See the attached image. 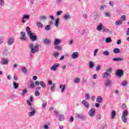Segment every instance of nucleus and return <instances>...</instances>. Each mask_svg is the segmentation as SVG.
<instances>
[{
	"mask_svg": "<svg viewBox=\"0 0 129 129\" xmlns=\"http://www.w3.org/2000/svg\"><path fill=\"white\" fill-rule=\"evenodd\" d=\"M29 48L30 49V53L35 54L37 52H39V44L36 43L35 45L33 43H29Z\"/></svg>",
	"mask_w": 129,
	"mask_h": 129,
	"instance_id": "nucleus-1",
	"label": "nucleus"
},
{
	"mask_svg": "<svg viewBox=\"0 0 129 129\" xmlns=\"http://www.w3.org/2000/svg\"><path fill=\"white\" fill-rule=\"evenodd\" d=\"M27 103L29 106V112L28 113V115L31 117L32 116H33V115H35V113H36V110L35 109V108L32 107V103L31 102H30L29 100H27Z\"/></svg>",
	"mask_w": 129,
	"mask_h": 129,
	"instance_id": "nucleus-2",
	"label": "nucleus"
},
{
	"mask_svg": "<svg viewBox=\"0 0 129 129\" xmlns=\"http://www.w3.org/2000/svg\"><path fill=\"white\" fill-rule=\"evenodd\" d=\"M76 118H79V119H81L82 120H85L87 118L86 117V115L80 113H75V114Z\"/></svg>",
	"mask_w": 129,
	"mask_h": 129,
	"instance_id": "nucleus-3",
	"label": "nucleus"
},
{
	"mask_svg": "<svg viewBox=\"0 0 129 129\" xmlns=\"http://www.w3.org/2000/svg\"><path fill=\"white\" fill-rule=\"evenodd\" d=\"M88 114L91 117H93L95 115V109L91 108L88 112Z\"/></svg>",
	"mask_w": 129,
	"mask_h": 129,
	"instance_id": "nucleus-4",
	"label": "nucleus"
},
{
	"mask_svg": "<svg viewBox=\"0 0 129 129\" xmlns=\"http://www.w3.org/2000/svg\"><path fill=\"white\" fill-rule=\"evenodd\" d=\"M30 39L32 41V42H35L36 40H37L38 37L37 36V35H36L35 33H31L30 35Z\"/></svg>",
	"mask_w": 129,
	"mask_h": 129,
	"instance_id": "nucleus-5",
	"label": "nucleus"
},
{
	"mask_svg": "<svg viewBox=\"0 0 129 129\" xmlns=\"http://www.w3.org/2000/svg\"><path fill=\"white\" fill-rule=\"evenodd\" d=\"M15 43V38L14 37H11L9 38L7 40V44L9 46H11V45H13Z\"/></svg>",
	"mask_w": 129,
	"mask_h": 129,
	"instance_id": "nucleus-6",
	"label": "nucleus"
},
{
	"mask_svg": "<svg viewBox=\"0 0 129 129\" xmlns=\"http://www.w3.org/2000/svg\"><path fill=\"white\" fill-rule=\"evenodd\" d=\"M116 75L117 77H122L123 75V71L120 69L117 70L116 72Z\"/></svg>",
	"mask_w": 129,
	"mask_h": 129,
	"instance_id": "nucleus-7",
	"label": "nucleus"
},
{
	"mask_svg": "<svg viewBox=\"0 0 129 129\" xmlns=\"http://www.w3.org/2000/svg\"><path fill=\"white\" fill-rule=\"evenodd\" d=\"M1 64L2 65H7V64H9V59L5 57L1 58Z\"/></svg>",
	"mask_w": 129,
	"mask_h": 129,
	"instance_id": "nucleus-8",
	"label": "nucleus"
},
{
	"mask_svg": "<svg viewBox=\"0 0 129 129\" xmlns=\"http://www.w3.org/2000/svg\"><path fill=\"white\" fill-rule=\"evenodd\" d=\"M39 90H41V87H37L35 89L34 95L35 96H36V97H38V96H40V92H39Z\"/></svg>",
	"mask_w": 129,
	"mask_h": 129,
	"instance_id": "nucleus-9",
	"label": "nucleus"
},
{
	"mask_svg": "<svg viewBox=\"0 0 129 129\" xmlns=\"http://www.w3.org/2000/svg\"><path fill=\"white\" fill-rule=\"evenodd\" d=\"M60 66V63H54L53 66L50 68V70H52L53 71H56L57 70V68Z\"/></svg>",
	"mask_w": 129,
	"mask_h": 129,
	"instance_id": "nucleus-10",
	"label": "nucleus"
},
{
	"mask_svg": "<svg viewBox=\"0 0 129 129\" xmlns=\"http://www.w3.org/2000/svg\"><path fill=\"white\" fill-rule=\"evenodd\" d=\"M79 57V53L78 52H74L72 53L71 57L72 59H77Z\"/></svg>",
	"mask_w": 129,
	"mask_h": 129,
	"instance_id": "nucleus-11",
	"label": "nucleus"
},
{
	"mask_svg": "<svg viewBox=\"0 0 129 129\" xmlns=\"http://www.w3.org/2000/svg\"><path fill=\"white\" fill-rule=\"evenodd\" d=\"M20 35L21 36L20 39L22 40V41H26L27 40V37H26V33L25 32H22L20 33Z\"/></svg>",
	"mask_w": 129,
	"mask_h": 129,
	"instance_id": "nucleus-12",
	"label": "nucleus"
},
{
	"mask_svg": "<svg viewBox=\"0 0 129 129\" xmlns=\"http://www.w3.org/2000/svg\"><path fill=\"white\" fill-rule=\"evenodd\" d=\"M82 103L83 104L84 106L87 109L89 108V106H90V104H89L88 102L86 101L85 100H83L82 101Z\"/></svg>",
	"mask_w": 129,
	"mask_h": 129,
	"instance_id": "nucleus-13",
	"label": "nucleus"
},
{
	"mask_svg": "<svg viewBox=\"0 0 129 129\" xmlns=\"http://www.w3.org/2000/svg\"><path fill=\"white\" fill-rule=\"evenodd\" d=\"M28 88H31V89H34V88H35V83H34V82L33 81L28 82Z\"/></svg>",
	"mask_w": 129,
	"mask_h": 129,
	"instance_id": "nucleus-14",
	"label": "nucleus"
},
{
	"mask_svg": "<svg viewBox=\"0 0 129 129\" xmlns=\"http://www.w3.org/2000/svg\"><path fill=\"white\" fill-rule=\"evenodd\" d=\"M42 43L45 45H48L51 44V41L49 39H48V38H46L42 40Z\"/></svg>",
	"mask_w": 129,
	"mask_h": 129,
	"instance_id": "nucleus-15",
	"label": "nucleus"
},
{
	"mask_svg": "<svg viewBox=\"0 0 129 129\" xmlns=\"http://www.w3.org/2000/svg\"><path fill=\"white\" fill-rule=\"evenodd\" d=\"M111 85V80L107 79L105 82V87H108Z\"/></svg>",
	"mask_w": 129,
	"mask_h": 129,
	"instance_id": "nucleus-16",
	"label": "nucleus"
},
{
	"mask_svg": "<svg viewBox=\"0 0 129 129\" xmlns=\"http://www.w3.org/2000/svg\"><path fill=\"white\" fill-rule=\"evenodd\" d=\"M61 42H62L61 40L59 39L58 38H55L54 39L53 43H54V46H57V45H59V44H60V43H61Z\"/></svg>",
	"mask_w": 129,
	"mask_h": 129,
	"instance_id": "nucleus-17",
	"label": "nucleus"
},
{
	"mask_svg": "<svg viewBox=\"0 0 129 129\" xmlns=\"http://www.w3.org/2000/svg\"><path fill=\"white\" fill-rule=\"evenodd\" d=\"M124 58H121V57H116V58H113L112 59V61L116 62V61H119V62H122L123 61Z\"/></svg>",
	"mask_w": 129,
	"mask_h": 129,
	"instance_id": "nucleus-18",
	"label": "nucleus"
},
{
	"mask_svg": "<svg viewBox=\"0 0 129 129\" xmlns=\"http://www.w3.org/2000/svg\"><path fill=\"white\" fill-rule=\"evenodd\" d=\"M63 19L64 21H68V20L71 19V16L69 14H65L63 16Z\"/></svg>",
	"mask_w": 129,
	"mask_h": 129,
	"instance_id": "nucleus-19",
	"label": "nucleus"
},
{
	"mask_svg": "<svg viewBox=\"0 0 129 129\" xmlns=\"http://www.w3.org/2000/svg\"><path fill=\"white\" fill-rule=\"evenodd\" d=\"M30 19V15L28 14H24L23 15L22 20H26L27 21Z\"/></svg>",
	"mask_w": 129,
	"mask_h": 129,
	"instance_id": "nucleus-20",
	"label": "nucleus"
},
{
	"mask_svg": "<svg viewBox=\"0 0 129 129\" xmlns=\"http://www.w3.org/2000/svg\"><path fill=\"white\" fill-rule=\"evenodd\" d=\"M103 33H109V34H111V31L109 30L105 26L103 27Z\"/></svg>",
	"mask_w": 129,
	"mask_h": 129,
	"instance_id": "nucleus-21",
	"label": "nucleus"
},
{
	"mask_svg": "<svg viewBox=\"0 0 129 129\" xmlns=\"http://www.w3.org/2000/svg\"><path fill=\"white\" fill-rule=\"evenodd\" d=\"M59 89H61V93H63V92H64L65 91V89H66V86L65 85H60Z\"/></svg>",
	"mask_w": 129,
	"mask_h": 129,
	"instance_id": "nucleus-22",
	"label": "nucleus"
},
{
	"mask_svg": "<svg viewBox=\"0 0 129 129\" xmlns=\"http://www.w3.org/2000/svg\"><path fill=\"white\" fill-rule=\"evenodd\" d=\"M97 31H101V30H103V25L102 23H99V25L97 27Z\"/></svg>",
	"mask_w": 129,
	"mask_h": 129,
	"instance_id": "nucleus-23",
	"label": "nucleus"
},
{
	"mask_svg": "<svg viewBox=\"0 0 129 129\" xmlns=\"http://www.w3.org/2000/svg\"><path fill=\"white\" fill-rule=\"evenodd\" d=\"M102 100H103V99H102V97H101V96H98L97 97L96 102L98 103H102Z\"/></svg>",
	"mask_w": 129,
	"mask_h": 129,
	"instance_id": "nucleus-24",
	"label": "nucleus"
},
{
	"mask_svg": "<svg viewBox=\"0 0 129 129\" xmlns=\"http://www.w3.org/2000/svg\"><path fill=\"white\" fill-rule=\"evenodd\" d=\"M58 117L59 121H63L65 119V116L63 115H59Z\"/></svg>",
	"mask_w": 129,
	"mask_h": 129,
	"instance_id": "nucleus-25",
	"label": "nucleus"
},
{
	"mask_svg": "<svg viewBox=\"0 0 129 129\" xmlns=\"http://www.w3.org/2000/svg\"><path fill=\"white\" fill-rule=\"evenodd\" d=\"M115 115H116V112L115 110H113L111 113V116L113 119L115 118Z\"/></svg>",
	"mask_w": 129,
	"mask_h": 129,
	"instance_id": "nucleus-26",
	"label": "nucleus"
},
{
	"mask_svg": "<svg viewBox=\"0 0 129 129\" xmlns=\"http://www.w3.org/2000/svg\"><path fill=\"white\" fill-rule=\"evenodd\" d=\"M21 70L22 71V73L24 74H27V73H28V70H27V68H26V67H22Z\"/></svg>",
	"mask_w": 129,
	"mask_h": 129,
	"instance_id": "nucleus-27",
	"label": "nucleus"
},
{
	"mask_svg": "<svg viewBox=\"0 0 129 129\" xmlns=\"http://www.w3.org/2000/svg\"><path fill=\"white\" fill-rule=\"evenodd\" d=\"M26 32H27L28 35H29V36L31 35V34H33L32 33V31H31V28H30L29 27H26Z\"/></svg>",
	"mask_w": 129,
	"mask_h": 129,
	"instance_id": "nucleus-28",
	"label": "nucleus"
},
{
	"mask_svg": "<svg viewBox=\"0 0 129 129\" xmlns=\"http://www.w3.org/2000/svg\"><path fill=\"white\" fill-rule=\"evenodd\" d=\"M113 52L115 54H117L118 53H120V49H119L118 48H115L113 49Z\"/></svg>",
	"mask_w": 129,
	"mask_h": 129,
	"instance_id": "nucleus-29",
	"label": "nucleus"
},
{
	"mask_svg": "<svg viewBox=\"0 0 129 129\" xmlns=\"http://www.w3.org/2000/svg\"><path fill=\"white\" fill-rule=\"evenodd\" d=\"M121 119L124 123H126V122H127V118H126L125 116H122Z\"/></svg>",
	"mask_w": 129,
	"mask_h": 129,
	"instance_id": "nucleus-30",
	"label": "nucleus"
},
{
	"mask_svg": "<svg viewBox=\"0 0 129 129\" xmlns=\"http://www.w3.org/2000/svg\"><path fill=\"white\" fill-rule=\"evenodd\" d=\"M36 25L38 28H39L40 29H42V28H43V24H42V23H41L40 22L38 21L36 23Z\"/></svg>",
	"mask_w": 129,
	"mask_h": 129,
	"instance_id": "nucleus-31",
	"label": "nucleus"
},
{
	"mask_svg": "<svg viewBox=\"0 0 129 129\" xmlns=\"http://www.w3.org/2000/svg\"><path fill=\"white\" fill-rule=\"evenodd\" d=\"M108 76H110V74H109L107 72H106L103 75V78H107Z\"/></svg>",
	"mask_w": 129,
	"mask_h": 129,
	"instance_id": "nucleus-32",
	"label": "nucleus"
},
{
	"mask_svg": "<svg viewBox=\"0 0 129 129\" xmlns=\"http://www.w3.org/2000/svg\"><path fill=\"white\" fill-rule=\"evenodd\" d=\"M89 68H90L91 69H92V68H93V67H94V63H93V62L90 61L89 62Z\"/></svg>",
	"mask_w": 129,
	"mask_h": 129,
	"instance_id": "nucleus-33",
	"label": "nucleus"
},
{
	"mask_svg": "<svg viewBox=\"0 0 129 129\" xmlns=\"http://www.w3.org/2000/svg\"><path fill=\"white\" fill-rule=\"evenodd\" d=\"M39 84L42 88H46V84L43 81H40Z\"/></svg>",
	"mask_w": 129,
	"mask_h": 129,
	"instance_id": "nucleus-34",
	"label": "nucleus"
},
{
	"mask_svg": "<svg viewBox=\"0 0 129 129\" xmlns=\"http://www.w3.org/2000/svg\"><path fill=\"white\" fill-rule=\"evenodd\" d=\"M60 21V19L59 18H57L55 21L54 26L55 27H58L59 26V21Z\"/></svg>",
	"mask_w": 129,
	"mask_h": 129,
	"instance_id": "nucleus-35",
	"label": "nucleus"
},
{
	"mask_svg": "<svg viewBox=\"0 0 129 129\" xmlns=\"http://www.w3.org/2000/svg\"><path fill=\"white\" fill-rule=\"evenodd\" d=\"M13 87L15 88V89H17L19 88V83H17L16 82H13Z\"/></svg>",
	"mask_w": 129,
	"mask_h": 129,
	"instance_id": "nucleus-36",
	"label": "nucleus"
},
{
	"mask_svg": "<svg viewBox=\"0 0 129 129\" xmlns=\"http://www.w3.org/2000/svg\"><path fill=\"white\" fill-rule=\"evenodd\" d=\"M120 25H122V21L118 20V21H116V22H115V25L116 26H119Z\"/></svg>",
	"mask_w": 129,
	"mask_h": 129,
	"instance_id": "nucleus-37",
	"label": "nucleus"
},
{
	"mask_svg": "<svg viewBox=\"0 0 129 129\" xmlns=\"http://www.w3.org/2000/svg\"><path fill=\"white\" fill-rule=\"evenodd\" d=\"M104 56H109V51L107 50H105L102 52Z\"/></svg>",
	"mask_w": 129,
	"mask_h": 129,
	"instance_id": "nucleus-38",
	"label": "nucleus"
},
{
	"mask_svg": "<svg viewBox=\"0 0 129 129\" xmlns=\"http://www.w3.org/2000/svg\"><path fill=\"white\" fill-rule=\"evenodd\" d=\"M74 83L78 84L80 83V78H76L74 81Z\"/></svg>",
	"mask_w": 129,
	"mask_h": 129,
	"instance_id": "nucleus-39",
	"label": "nucleus"
},
{
	"mask_svg": "<svg viewBox=\"0 0 129 129\" xmlns=\"http://www.w3.org/2000/svg\"><path fill=\"white\" fill-rule=\"evenodd\" d=\"M44 30H45V31H50V30H51V25H46L45 27Z\"/></svg>",
	"mask_w": 129,
	"mask_h": 129,
	"instance_id": "nucleus-40",
	"label": "nucleus"
},
{
	"mask_svg": "<svg viewBox=\"0 0 129 129\" xmlns=\"http://www.w3.org/2000/svg\"><path fill=\"white\" fill-rule=\"evenodd\" d=\"M50 91H51V92H53V91H54V90H55V84L53 83L52 85H51V86L50 87Z\"/></svg>",
	"mask_w": 129,
	"mask_h": 129,
	"instance_id": "nucleus-41",
	"label": "nucleus"
},
{
	"mask_svg": "<svg viewBox=\"0 0 129 129\" xmlns=\"http://www.w3.org/2000/svg\"><path fill=\"white\" fill-rule=\"evenodd\" d=\"M3 55L4 56H7L8 55V49H7L6 48H5L4 50L3 53Z\"/></svg>",
	"mask_w": 129,
	"mask_h": 129,
	"instance_id": "nucleus-42",
	"label": "nucleus"
},
{
	"mask_svg": "<svg viewBox=\"0 0 129 129\" xmlns=\"http://www.w3.org/2000/svg\"><path fill=\"white\" fill-rule=\"evenodd\" d=\"M127 115H128V111H127V110H125L123 112V115L122 116H127Z\"/></svg>",
	"mask_w": 129,
	"mask_h": 129,
	"instance_id": "nucleus-43",
	"label": "nucleus"
},
{
	"mask_svg": "<svg viewBox=\"0 0 129 129\" xmlns=\"http://www.w3.org/2000/svg\"><path fill=\"white\" fill-rule=\"evenodd\" d=\"M42 106L43 108H45V107H46V106H47V101L44 100L43 101V104L42 105Z\"/></svg>",
	"mask_w": 129,
	"mask_h": 129,
	"instance_id": "nucleus-44",
	"label": "nucleus"
},
{
	"mask_svg": "<svg viewBox=\"0 0 129 129\" xmlns=\"http://www.w3.org/2000/svg\"><path fill=\"white\" fill-rule=\"evenodd\" d=\"M26 93H28V90L27 89H24L21 93L22 95H25Z\"/></svg>",
	"mask_w": 129,
	"mask_h": 129,
	"instance_id": "nucleus-45",
	"label": "nucleus"
},
{
	"mask_svg": "<svg viewBox=\"0 0 129 129\" xmlns=\"http://www.w3.org/2000/svg\"><path fill=\"white\" fill-rule=\"evenodd\" d=\"M96 117H97V119H96L97 120H101V118H102L101 114H98L97 115Z\"/></svg>",
	"mask_w": 129,
	"mask_h": 129,
	"instance_id": "nucleus-46",
	"label": "nucleus"
},
{
	"mask_svg": "<svg viewBox=\"0 0 129 129\" xmlns=\"http://www.w3.org/2000/svg\"><path fill=\"white\" fill-rule=\"evenodd\" d=\"M104 9H106V5H101L100 6V10H101V11H103V10H104Z\"/></svg>",
	"mask_w": 129,
	"mask_h": 129,
	"instance_id": "nucleus-47",
	"label": "nucleus"
},
{
	"mask_svg": "<svg viewBox=\"0 0 129 129\" xmlns=\"http://www.w3.org/2000/svg\"><path fill=\"white\" fill-rule=\"evenodd\" d=\"M105 42L106 43H110L111 42V38L110 37L106 38Z\"/></svg>",
	"mask_w": 129,
	"mask_h": 129,
	"instance_id": "nucleus-48",
	"label": "nucleus"
},
{
	"mask_svg": "<svg viewBox=\"0 0 129 129\" xmlns=\"http://www.w3.org/2000/svg\"><path fill=\"white\" fill-rule=\"evenodd\" d=\"M85 97L87 100L90 99V96H89V94H86Z\"/></svg>",
	"mask_w": 129,
	"mask_h": 129,
	"instance_id": "nucleus-49",
	"label": "nucleus"
},
{
	"mask_svg": "<svg viewBox=\"0 0 129 129\" xmlns=\"http://www.w3.org/2000/svg\"><path fill=\"white\" fill-rule=\"evenodd\" d=\"M0 6L2 7L5 6V1L4 0H0Z\"/></svg>",
	"mask_w": 129,
	"mask_h": 129,
	"instance_id": "nucleus-50",
	"label": "nucleus"
},
{
	"mask_svg": "<svg viewBox=\"0 0 129 129\" xmlns=\"http://www.w3.org/2000/svg\"><path fill=\"white\" fill-rule=\"evenodd\" d=\"M121 84L122 86H126V84H127V83L126 81H123Z\"/></svg>",
	"mask_w": 129,
	"mask_h": 129,
	"instance_id": "nucleus-51",
	"label": "nucleus"
},
{
	"mask_svg": "<svg viewBox=\"0 0 129 129\" xmlns=\"http://www.w3.org/2000/svg\"><path fill=\"white\" fill-rule=\"evenodd\" d=\"M41 21H46L47 20V17L45 16H41Z\"/></svg>",
	"mask_w": 129,
	"mask_h": 129,
	"instance_id": "nucleus-52",
	"label": "nucleus"
},
{
	"mask_svg": "<svg viewBox=\"0 0 129 129\" xmlns=\"http://www.w3.org/2000/svg\"><path fill=\"white\" fill-rule=\"evenodd\" d=\"M47 84L49 86L52 85H53V83L52 82V81L48 80L47 81Z\"/></svg>",
	"mask_w": 129,
	"mask_h": 129,
	"instance_id": "nucleus-53",
	"label": "nucleus"
},
{
	"mask_svg": "<svg viewBox=\"0 0 129 129\" xmlns=\"http://www.w3.org/2000/svg\"><path fill=\"white\" fill-rule=\"evenodd\" d=\"M73 43H74V40H73V39L69 40V44L73 45Z\"/></svg>",
	"mask_w": 129,
	"mask_h": 129,
	"instance_id": "nucleus-54",
	"label": "nucleus"
},
{
	"mask_svg": "<svg viewBox=\"0 0 129 129\" xmlns=\"http://www.w3.org/2000/svg\"><path fill=\"white\" fill-rule=\"evenodd\" d=\"M100 69H101V66L100 65L98 66L96 68V70L97 71H99Z\"/></svg>",
	"mask_w": 129,
	"mask_h": 129,
	"instance_id": "nucleus-55",
	"label": "nucleus"
},
{
	"mask_svg": "<svg viewBox=\"0 0 129 129\" xmlns=\"http://www.w3.org/2000/svg\"><path fill=\"white\" fill-rule=\"evenodd\" d=\"M56 3L57 5H61L62 4V0H56Z\"/></svg>",
	"mask_w": 129,
	"mask_h": 129,
	"instance_id": "nucleus-56",
	"label": "nucleus"
},
{
	"mask_svg": "<svg viewBox=\"0 0 129 129\" xmlns=\"http://www.w3.org/2000/svg\"><path fill=\"white\" fill-rule=\"evenodd\" d=\"M99 49H96L94 50V56H96L97 54V52H98Z\"/></svg>",
	"mask_w": 129,
	"mask_h": 129,
	"instance_id": "nucleus-57",
	"label": "nucleus"
},
{
	"mask_svg": "<svg viewBox=\"0 0 129 129\" xmlns=\"http://www.w3.org/2000/svg\"><path fill=\"white\" fill-rule=\"evenodd\" d=\"M62 13H63V11H57L56 13V16H60Z\"/></svg>",
	"mask_w": 129,
	"mask_h": 129,
	"instance_id": "nucleus-58",
	"label": "nucleus"
},
{
	"mask_svg": "<svg viewBox=\"0 0 129 129\" xmlns=\"http://www.w3.org/2000/svg\"><path fill=\"white\" fill-rule=\"evenodd\" d=\"M121 20H122V21H125V16H124V15H123V16H121Z\"/></svg>",
	"mask_w": 129,
	"mask_h": 129,
	"instance_id": "nucleus-59",
	"label": "nucleus"
},
{
	"mask_svg": "<svg viewBox=\"0 0 129 129\" xmlns=\"http://www.w3.org/2000/svg\"><path fill=\"white\" fill-rule=\"evenodd\" d=\"M55 49H56V50H61V47L60 46H55Z\"/></svg>",
	"mask_w": 129,
	"mask_h": 129,
	"instance_id": "nucleus-60",
	"label": "nucleus"
},
{
	"mask_svg": "<svg viewBox=\"0 0 129 129\" xmlns=\"http://www.w3.org/2000/svg\"><path fill=\"white\" fill-rule=\"evenodd\" d=\"M53 55L55 57H58V56H59V52H55L53 53Z\"/></svg>",
	"mask_w": 129,
	"mask_h": 129,
	"instance_id": "nucleus-61",
	"label": "nucleus"
},
{
	"mask_svg": "<svg viewBox=\"0 0 129 129\" xmlns=\"http://www.w3.org/2000/svg\"><path fill=\"white\" fill-rule=\"evenodd\" d=\"M43 128L49 129V125L44 124V125L43 126Z\"/></svg>",
	"mask_w": 129,
	"mask_h": 129,
	"instance_id": "nucleus-62",
	"label": "nucleus"
},
{
	"mask_svg": "<svg viewBox=\"0 0 129 129\" xmlns=\"http://www.w3.org/2000/svg\"><path fill=\"white\" fill-rule=\"evenodd\" d=\"M35 85H36L37 86H38L39 84H40V82L38 81H36L35 82Z\"/></svg>",
	"mask_w": 129,
	"mask_h": 129,
	"instance_id": "nucleus-63",
	"label": "nucleus"
},
{
	"mask_svg": "<svg viewBox=\"0 0 129 129\" xmlns=\"http://www.w3.org/2000/svg\"><path fill=\"white\" fill-rule=\"evenodd\" d=\"M107 128V125L105 124H103L102 125V129H106Z\"/></svg>",
	"mask_w": 129,
	"mask_h": 129,
	"instance_id": "nucleus-64",
	"label": "nucleus"
}]
</instances>
